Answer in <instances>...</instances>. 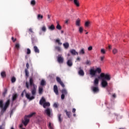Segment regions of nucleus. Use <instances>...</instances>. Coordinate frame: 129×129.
<instances>
[{"label":"nucleus","mask_w":129,"mask_h":129,"mask_svg":"<svg viewBox=\"0 0 129 129\" xmlns=\"http://www.w3.org/2000/svg\"><path fill=\"white\" fill-rule=\"evenodd\" d=\"M98 78L99 79H100L101 78L102 80V82H101L102 87L105 88V87H106V86L108 85V83H107V81H109V80H110V75H109L108 74H105L102 73H101V74L100 75V77H98Z\"/></svg>","instance_id":"obj_1"},{"label":"nucleus","mask_w":129,"mask_h":129,"mask_svg":"<svg viewBox=\"0 0 129 129\" xmlns=\"http://www.w3.org/2000/svg\"><path fill=\"white\" fill-rule=\"evenodd\" d=\"M10 104H11V100L8 99L7 101L5 102V104L4 106V100H0V108H1V113L2 115L6 112L7 111V109H8V108L9 106H10Z\"/></svg>","instance_id":"obj_2"},{"label":"nucleus","mask_w":129,"mask_h":129,"mask_svg":"<svg viewBox=\"0 0 129 129\" xmlns=\"http://www.w3.org/2000/svg\"><path fill=\"white\" fill-rule=\"evenodd\" d=\"M29 84L30 86H32L33 88L31 89V93L32 95H36V92H37V86L34 83V80L33 78H30L29 80Z\"/></svg>","instance_id":"obj_3"},{"label":"nucleus","mask_w":129,"mask_h":129,"mask_svg":"<svg viewBox=\"0 0 129 129\" xmlns=\"http://www.w3.org/2000/svg\"><path fill=\"white\" fill-rule=\"evenodd\" d=\"M35 114H36V112H33V113H31L29 115L25 116L24 120H23L22 122L25 126L28 125V123H29V122H30V119H29V118L32 117V116H33V115H35Z\"/></svg>","instance_id":"obj_4"},{"label":"nucleus","mask_w":129,"mask_h":129,"mask_svg":"<svg viewBox=\"0 0 129 129\" xmlns=\"http://www.w3.org/2000/svg\"><path fill=\"white\" fill-rule=\"evenodd\" d=\"M24 92H25V93H26V98H27V99H29V100H33V99H35V96H32L31 97V96H30V94L27 93L26 92V90H25L21 93L22 97H24Z\"/></svg>","instance_id":"obj_5"},{"label":"nucleus","mask_w":129,"mask_h":129,"mask_svg":"<svg viewBox=\"0 0 129 129\" xmlns=\"http://www.w3.org/2000/svg\"><path fill=\"white\" fill-rule=\"evenodd\" d=\"M61 98L62 100L64 99L65 98V95H67L68 94V92H67V90L66 89H63L61 90Z\"/></svg>","instance_id":"obj_6"},{"label":"nucleus","mask_w":129,"mask_h":129,"mask_svg":"<svg viewBox=\"0 0 129 129\" xmlns=\"http://www.w3.org/2000/svg\"><path fill=\"white\" fill-rule=\"evenodd\" d=\"M78 69H79V71H78L79 75H80V76H84V75H85L84 71L82 70V68H81V67H79Z\"/></svg>","instance_id":"obj_7"},{"label":"nucleus","mask_w":129,"mask_h":129,"mask_svg":"<svg viewBox=\"0 0 129 129\" xmlns=\"http://www.w3.org/2000/svg\"><path fill=\"white\" fill-rule=\"evenodd\" d=\"M56 81L57 82H58V83H59L61 85V86L63 88L65 87V85H64V83H63V82H62L60 78L58 77H56Z\"/></svg>","instance_id":"obj_8"},{"label":"nucleus","mask_w":129,"mask_h":129,"mask_svg":"<svg viewBox=\"0 0 129 129\" xmlns=\"http://www.w3.org/2000/svg\"><path fill=\"white\" fill-rule=\"evenodd\" d=\"M57 62H58V63H63V62H64V58L62 57V55H58L57 57Z\"/></svg>","instance_id":"obj_9"},{"label":"nucleus","mask_w":129,"mask_h":129,"mask_svg":"<svg viewBox=\"0 0 129 129\" xmlns=\"http://www.w3.org/2000/svg\"><path fill=\"white\" fill-rule=\"evenodd\" d=\"M45 113L48 115V116H51V112H52V109H50V108H47L45 110Z\"/></svg>","instance_id":"obj_10"},{"label":"nucleus","mask_w":129,"mask_h":129,"mask_svg":"<svg viewBox=\"0 0 129 129\" xmlns=\"http://www.w3.org/2000/svg\"><path fill=\"white\" fill-rule=\"evenodd\" d=\"M92 91L94 93H98V92H99L98 86L92 87Z\"/></svg>","instance_id":"obj_11"},{"label":"nucleus","mask_w":129,"mask_h":129,"mask_svg":"<svg viewBox=\"0 0 129 129\" xmlns=\"http://www.w3.org/2000/svg\"><path fill=\"white\" fill-rule=\"evenodd\" d=\"M53 91L56 95H59V91H58V87H57V85H55L54 86Z\"/></svg>","instance_id":"obj_12"},{"label":"nucleus","mask_w":129,"mask_h":129,"mask_svg":"<svg viewBox=\"0 0 129 129\" xmlns=\"http://www.w3.org/2000/svg\"><path fill=\"white\" fill-rule=\"evenodd\" d=\"M90 75L92 76V77H94V76L96 75V72H95V70L91 69L90 70Z\"/></svg>","instance_id":"obj_13"},{"label":"nucleus","mask_w":129,"mask_h":129,"mask_svg":"<svg viewBox=\"0 0 129 129\" xmlns=\"http://www.w3.org/2000/svg\"><path fill=\"white\" fill-rule=\"evenodd\" d=\"M45 102L46 99H45V98H44V97H42L39 101V104H40V105H43V104L45 103Z\"/></svg>","instance_id":"obj_14"},{"label":"nucleus","mask_w":129,"mask_h":129,"mask_svg":"<svg viewBox=\"0 0 129 129\" xmlns=\"http://www.w3.org/2000/svg\"><path fill=\"white\" fill-rule=\"evenodd\" d=\"M99 83V80L98 78H96L94 81V86H98Z\"/></svg>","instance_id":"obj_15"},{"label":"nucleus","mask_w":129,"mask_h":129,"mask_svg":"<svg viewBox=\"0 0 129 129\" xmlns=\"http://www.w3.org/2000/svg\"><path fill=\"white\" fill-rule=\"evenodd\" d=\"M54 41H55V43L56 44H58V46L62 45V42H61V40L59 39H55Z\"/></svg>","instance_id":"obj_16"},{"label":"nucleus","mask_w":129,"mask_h":129,"mask_svg":"<svg viewBox=\"0 0 129 129\" xmlns=\"http://www.w3.org/2000/svg\"><path fill=\"white\" fill-rule=\"evenodd\" d=\"M70 53L75 56V55H78V53L76 51L75 49H71Z\"/></svg>","instance_id":"obj_17"},{"label":"nucleus","mask_w":129,"mask_h":129,"mask_svg":"<svg viewBox=\"0 0 129 129\" xmlns=\"http://www.w3.org/2000/svg\"><path fill=\"white\" fill-rule=\"evenodd\" d=\"M42 105L44 108H46V107H48V106H50V103L48 102H45Z\"/></svg>","instance_id":"obj_18"},{"label":"nucleus","mask_w":129,"mask_h":129,"mask_svg":"<svg viewBox=\"0 0 129 129\" xmlns=\"http://www.w3.org/2000/svg\"><path fill=\"white\" fill-rule=\"evenodd\" d=\"M74 3L75 6L77 7H80V4L79 3V1L78 0H74Z\"/></svg>","instance_id":"obj_19"},{"label":"nucleus","mask_w":129,"mask_h":129,"mask_svg":"<svg viewBox=\"0 0 129 129\" xmlns=\"http://www.w3.org/2000/svg\"><path fill=\"white\" fill-rule=\"evenodd\" d=\"M33 49L34 50V52H35L36 53H40V50H39V48H38V47H37V46H34L33 47Z\"/></svg>","instance_id":"obj_20"},{"label":"nucleus","mask_w":129,"mask_h":129,"mask_svg":"<svg viewBox=\"0 0 129 129\" xmlns=\"http://www.w3.org/2000/svg\"><path fill=\"white\" fill-rule=\"evenodd\" d=\"M61 116H62V114H58V121H59V122H60V123H61V122H62V121H63V119H62V118H61Z\"/></svg>","instance_id":"obj_21"},{"label":"nucleus","mask_w":129,"mask_h":129,"mask_svg":"<svg viewBox=\"0 0 129 129\" xmlns=\"http://www.w3.org/2000/svg\"><path fill=\"white\" fill-rule=\"evenodd\" d=\"M67 64L69 67H71L73 65V63L72 62V60L71 59H69L68 60Z\"/></svg>","instance_id":"obj_22"},{"label":"nucleus","mask_w":129,"mask_h":129,"mask_svg":"<svg viewBox=\"0 0 129 129\" xmlns=\"http://www.w3.org/2000/svg\"><path fill=\"white\" fill-rule=\"evenodd\" d=\"M1 76L2 77V78H5L7 77V74H6V72L5 71L2 72L1 73Z\"/></svg>","instance_id":"obj_23"},{"label":"nucleus","mask_w":129,"mask_h":129,"mask_svg":"<svg viewBox=\"0 0 129 129\" xmlns=\"http://www.w3.org/2000/svg\"><path fill=\"white\" fill-rule=\"evenodd\" d=\"M79 54L80 55H84V54H85V51L84 50V48H82L81 50H80Z\"/></svg>","instance_id":"obj_24"},{"label":"nucleus","mask_w":129,"mask_h":129,"mask_svg":"<svg viewBox=\"0 0 129 129\" xmlns=\"http://www.w3.org/2000/svg\"><path fill=\"white\" fill-rule=\"evenodd\" d=\"M64 111L66 113V115H67L68 117L70 118V117H71V112H68L67 110H66Z\"/></svg>","instance_id":"obj_25"},{"label":"nucleus","mask_w":129,"mask_h":129,"mask_svg":"<svg viewBox=\"0 0 129 129\" xmlns=\"http://www.w3.org/2000/svg\"><path fill=\"white\" fill-rule=\"evenodd\" d=\"M76 25L77 27H80V19H78L76 21Z\"/></svg>","instance_id":"obj_26"},{"label":"nucleus","mask_w":129,"mask_h":129,"mask_svg":"<svg viewBox=\"0 0 129 129\" xmlns=\"http://www.w3.org/2000/svg\"><path fill=\"white\" fill-rule=\"evenodd\" d=\"M96 73L97 72L99 74L101 73V69L100 68H97L96 70H95Z\"/></svg>","instance_id":"obj_27"},{"label":"nucleus","mask_w":129,"mask_h":129,"mask_svg":"<svg viewBox=\"0 0 129 129\" xmlns=\"http://www.w3.org/2000/svg\"><path fill=\"white\" fill-rule=\"evenodd\" d=\"M63 46L65 49H68L69 48V43L68 42H66L63 44Z\"/></svg>","instance_id":"obj_28"},{"label":"nucleus","mask_w":129,"mask_h":129,"mask_svg":"<svg viewBox=\"0 0 129 129\" xmlns=\"http://www.w3.org/2000/svg\"><path fill=\"white\" fill-rule=\"evenodd\" d=\"M85 65H87L88 66H90L91 64V61L89 60H87L85 62H84Z\"/></svg>","instance_id":"obj_29"},{"label":"nucleus","mask_w":129,"mask_h":129,"mask_svg":"<svg viewBox=\"0 0 129 129\" xmlns=\"http://www.w3.org/2000/svg\"><path fill=\"white\" fill-rule=\"evenodd\" d=\"M54 49L56 50V51H58V52H61V47H60V46H55Z\"/></svg>","instance_id":"obj_30"},{"label":"nucleus","mask_w":129,"mask_h":129,"mask_svg":"<svg viewBox=\"0 0 129 129\" xmlns=\"http://www.w3.org/2000/svg\"><path fill=\"white\" fill-rule=\"evenodd\" d=\"M48 29L51 31H54V30H55V26L54 25L52 24L50 27H48Z\"/></svg>","instance_id":"obj_31"},{"label":"nucleus","mask_w":129,"mask_h":129,"mask_svg":"<svg viewBox=\"0 0 129 129\" xmlns=\"http://www.w3.org/2000/svg\"><path fill=\"white\" fill-rule=\"evenodd\" d=\"M17 98H18V95L17 94H14L12 99L13 101H15Z\"/></svg>","instance_id":"obj_32"},{"label":"nucleus","mask_w":129,"mask_h":129,"mask_svg":"<svg viewBox=\"0 0 129 129\" xmlns=\"http://www.w3.org/2000/svg\"><path fill=\"white\" fill-rule=\"evenodd\" d=\"M38 91H39V94H42L43 93V87H39Z\"/></svg>","instance_id":"obj_33"},{"label":"nucleus","mask_w":129,"mask_h":129,"mask_svg":"<svg viewBox=\"0 0 129 129\" xmlns=\"http://www.w3.org/2000/svg\"><path fill=\"white\" fill-rule=\"evenodd\" d=\"M56 23L57 24V25L56 26V29L57 30H61L62 29V27H61V26H60L58 21L56 22Z\"/></svg>","instance_id":"obj_34"},{"label":"nucleus","mask_w":129,"mask_h":129,"mask_svg":"<svg viewBox=\"0 0 129 129\" xmlns=\"http://www.w3.org/2000/svg\"><path fill=\"white\" fill-rule=\"evenodd\" d=\"M30 4L31 5V6H32V7H34V6H36V1L32 0L31 1Z\"/></svg>","instance_id":"obj_35"},{"label":"nucleus","mask_w":129,"mask_h":129,"mask_svg":"<svg viewBox=\"0 0 129 129\" xmlns=\"http://www.w3.org/2000/svg\"><path fill=\"white\" fill-rule=\"evenodd\" d=\"M37 19L38 20H43V15L41 14H38L37 15Z\"/></svg>","instance_id":"obj_36"},{"label":"nucleus","mask_w":129,"mask_h":129,"mask_svg":"<svg viewBox=\"0 0 129 129\" xmlns=\"http://www.w3.org/2000/svg\"><path fill=\"white\" fill-rule=\"evenodd\" d=\"M41 31H42V32H44L47 31V28H46V26L45 25H43L41 28Z\"/></svg>","instance_id":"obj_37"},{"label":"nucleus","mask_w":129,"mask_h":129,"mask_svg":"<svg viewBox=\"0 0 129 129\" xmlns=\"http://www.w3.org/2000/svg\"><path fill=\"white\" fill-rule=\"evenodd\" d=\"M7 93H8V89L7 88H5L4 89V92L3 93V96H6V94H7Z\"/></svg>","instance_id":"obj_38"},{"label":"nucleus","mask_w":129,"mask_h":129,"mask_svg":"<svg viewBox=\"0 0 129 129\" xmlns=\"http://www.w3.org/2000/svg\"><path fill=\"white\" fill-rule=\"evenodd\" d=\"M46 85V82H45V81L44 80H42L41 81V83H40V85H41L42 86H44V85Z\"/></svg>","instance_id":"obj_39"},{"label":"nucleus","mask_w":129,"mask_h":129,"mask_svg":"<svg viewBox=\"0 0 129 129\" xmlns=\"http://www.w3.org/2000/svg\"><path fill=\"white\" fill-rule=\"evenodd\" d=\"M25 85H26V88H27V89H30V84L29 83V82H26Z\"/></svg>","instance_id":"obj_40"},{"label":"nucleus","mask_w":129,"mask_h":129,"mask_svg":"<svg viewBox=\"0 0 129 129\" xmlns=\"http://www.w3.org/2000/svg\"><path fill=\"white\" fill-rule=\"evenodd\" d=\"M79 31L80 34H82L83 33V27H80L79 29Z\"/></svg>","instance_id":"obj_41"},{"label":"nucleus","mask_w":129,"mask_h":129,"mask_svg":"<svg viewBox=\"0 0 129 129\" xmlns=\"http://www.w3.org/2000/svg\"><path fill=\"white\" fill-rule=\"evenodd\" d=\"M29 72L28 71V69H25V76L26 77H29Z\"/></svg>","instance_id":"obj_42"},{"label":"nucleus","mask_w":129,"mask_h":129,"mask_svg":"<svg viewBox=\"0 0 129 129\" xmlns=\"http://www.w3.org/2000/svg\"><path fill=\"white\" fill-rule=\"evenodd\" d=\"M16 79L15 77H12L11 79V82L12 83H15V82H16Z\"/></svg>","instance_id":"obj_43"},{"label":"nucleus","mask_w":129,"mask_h":129,"mask_svg":"<svg viewBox=\"0 0 129 129\" xmlns=\"http://www.w3.org/2000/svg\"><path fill=\"white\" fill-rule=\"evenodd\" d=\"M48 127L50 129H53V125L52 124V123L51 122H49V124H48Z\"/></svg>","instance_id":"obj_44"},{"label":"nucleus","mask_w":129,"mask_h":129,"mask_svg":"<svg viewBox=\"0 0 129 129\" xmlns=\"http://www.w3.org/2000/svg\"><path fill=\"white\" fill-rule=\"evenodd\" d=\"M15 48H16L17 50H19L20 49V44L16 43L15 45Z\"/></svg>","instance_id":"obj_45"},{"label":"nucleus","mask_w":129,"mask_h":129,"mask_svg":"<svg viewBox=\"0 0 129 129\" xmlns=\"http://www.w3.org/2000/svg\"><path fill=\"white\" fill-rule=\"evenodd\" d=\"M112 52L113 54H116V53H117V49H116V48H114Z\"/></svg>","instance_id":"obj_46"},{"label":"nucleus","mask_w":129,"mask_h":129,"mask_svg":"<svg viewBox=\"0 0 129 129\" xmlns=\"http://www.w3.org/2000/svg\"><path fill=\"white\" fill-rule=\"evenodd\" d=\"M89 24H90V23L88 21L86 22L85 26V27H89Z\"/></svg>","instance_id":"obj_47"},{"label":"nucleus","mask_w":129,"mask_h":129,"mask_svg":"<svg viewBox=\"0 0 129 129\" xmlns=\"http://www.w3.org/2000/svg\"><path fill=\"white\" fill-rule=\"evenodd\" d=\"M53 107H55V108H58V103H54L53 104Z\"/></svg>","instance_id":"obj_48"},{"label":"nucleus","mask_w":129,"mask_h":129,"mask_svg":"<svg viewBox=\"0 0 129 129\" xmlns=\"http://www.w3.org/2000/svg\"><path fill=\"white\" fill-rule=\"evenodd\" d=\"M27 55L31 54V49L30 48H27Z\"/></svg>","instance_id":"obj_49"},{"label":"nucleus","mask_w":129,"mask_h":129,"mask_svg":"<svg viewBox=\"0 0 129 129\" xmlns=\"http://www.w3.org/2000/svg\"><path fill=\"white\" fill-rule=\"evenodd\" d=\"M101 53L102 54H105V50L104 49H101Z\"/></svg>","instance_id":"obj_50"},{"label":"nucleus","mask_w":129,"mask_h":129,"mask_svg":"<svg viewBox=\"0 0 129 129\" xmlns=\"http://www.w3.org/2000/svg\"><path fill=\"white\" fill-rule=\"evenodd\" d=\"M11 39H12L13 42H15L17 41V38H14V37H12Z\"/></svg>","instance_id":"obj_51"},{"label":"nucleus","mask_w":129,"mask_h":129,"mask_svg":"<svg viewBox=\"0 0 129 129\" xmlns=\"http://www.w3.org/2000/svg\"><path fill=\"white\" fill-rule=\"evenodd\" d=\"M88 51H91L92 50V46H89L88 48Z\"/></svg>","instance_id":"obj_52"},{"label":"nucleus","mask_w":129,"mask_h":129,"mask_svg":"<svg viewBox=\"0 0 129 129\" xmlns=\"http://www.w3.org/2000/svg\"><path fill=\"white\" fill-rule=\"evenodd\" d=\"M29 31L30 33H34V31H33V29L32 28H29Z\"/></svg>","instance_id":"obj_53"},{"label":"nucleus","mask_w":129,"mask_h":129,"mask_svg":"<svg viewBox=\"0 0 129 129\" xmlns=\"http://www.w3.org/2000/svg\"><path fill=\"white\" fill-rule=\"evenodd\" d=\"M14 113V110H12L11 111V113H10V116H12V115H13V114Z\"/></svg>","instance_id":"obj_54"},{"label":"nucleus","mask_w":129,"mask_h":129,"mask_svg":"<svg viewBox=\"0 0 129 129\" xmlns=\"http://www.w3.org/2000/svg\"><path fill=\"white\" fill-rule=\"evenodd\" d=\"M29 63H26V68H27V69H27V70L29 69Z\"/></svg>","instance_id":"obj_55"},{"label":"nucleus","mask_w":129,"mask_h":129,"mask_svg":"<svg viewBox=\"0 0 129 129\" xmlns=\"http://www.w3.org/2000/svg\"><path fill=\"white\" fill-rule=\"evenodd\" d=\"M75 111H76V109L73 108L72 112H73V113H75Z\"/></svg>","instance_id":"obj_56"},{"label":"nucleus","mask_w":129,"mask_h":129,"mask_svg":"<svg viewBox=\"0 0 129 129\" xmlns=\"http://www.w3.org/2000/svg\"><path fill=\"white\" fill-rule=\"evenodd\" d=\"M112 97H113L114 98H115V97H116V95H115V94H113L112 95Z\"/></svg>","instance_id":"obj_57"},{"label":"nucleus","mask_w":129,"mask_h":129,"mask_svg":"<svg viewBox=\"0 0 129 129\" xmlns=\"http://www.w3.org/2000/svg\"><path fill=\"white\" fill-rule=\"evenodd\" d=\"M0 129H5V127L3 126V125H0Z\"/></svg>","instance_id":"obj_58"},{"label":"nucleus","mask_w":129,"mask_h":129,"mask_svg":"<svg viewBox=\"0 0 129 129\" xmlns=\"http://www.w3.org/2000/svg\"><path fill=\"white\" fill-rule=\"evenodd\" d=\"M104 59V56H101V61H103Z\"/></svg>","instance_id":"obj_59"},{"label":"nucleus","mask_w":129,"mask_h":129,"mask_svg":"<svg viewBox=\"0 0 129 129\" xmlns=\"http://www.w3.org/2000/svg\"><path fill=\"white\" fill-rule=\"evenodd\" d=\"M77 61H80V57H78L77 58Z\"/></svg>","instance_id":"obj_60"},{"label":"nucleus","mask_w":129,"mask_h":129,"mask_svg":"<svg viewBox=\"0 0 129 129\" xmlns=\"http://www.w3.org/2000/svg\"><path fill=\"white\" fill-rule=\"evenodd\" d=\"M69 22V20H67L66 21V24H68V22Z\"/></svg>","instance_id":"obj_61"},{"label":"nucleus","mask_w":129,"mask_h":129,"mask_svg":"<svg viewBox=\"0 0 129 129\" xmlns=\"http://www.w3.org/2000/svg\"><path fill=\"white\" fill-rule=\"evenodd\" d=\"M108 48H109V49H111V45H108Z\"/></svg>","instance_id":"obj_62"},{"label":"nucleus","mask_w":129,"mask_h":129,"mask_svg":"<svg viewBox=\"0 0 129 129\" xmlns=\"http://www.w3.org/2000/svg\"><path fill=\"white\" fill-rule=\"evenodd\" d=\"M48 3H52V1L53 0H47Z\"/></svg>","instance_id":"obj_63"},{"label":"nucleus","mask_w":129,"mask_h":129,"mask_svg":"<svg viewBox=\"0 0 129 129\" xmlns=\"http://www.w3.org/2000/svg\"><path fill=\"white\" fill-rule=\"evenodd\" d=\"M50 16L49 15H47V18L48 19V20H50Z\"/></svg>","instance_id":"obj_64"}]
</instances>
